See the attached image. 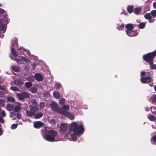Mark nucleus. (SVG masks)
Wrapping results in <instances>:
<instances>
[{"label": "nucleus", "mask_w": 156, "mask_h": 156, "mask_svg": "<svg viewBox=\"0 0 156 156\" xmlns=\"http://www.w3.org/2000/svg\"><path fill=\"white\" fill-rule=\"evenodd\" d=\"M124 27V25L123 24H122L121 25H118L117 27V28L118 30H120L122 29Z\"/></svg>", "instance_id": "obj_39"}, {"label": "nucleus", "mask_w": 156, "mask_h": 156, "mask_svg": "<svg viewBox=\"0 0 156 156\" xmlns=\"http://www.w3.org/2000/svg\"><path fill=\"white\" fill-rule=\"evenodd\" d=\"M126 28L127 29V30L126 31V33L127 31L132 30L134 28V27L133 24L129 23L126 24Z\"/></svg>", "instance_id": "obj_13"}, {"label": "nucleus", "mask_w": 156, "mask_h": 156, "mask_svg": "<svg viewBox=\"0 0 156 156\" xmlns=\"http://www.w3.org/2000/svg\"><path fill=\"white\" fill-rule=\"evenodd\" d=\"M145 18L147 20H150L151 18V16L149 13H147L144 15Z\"/></svg>", "instance_id": "obj_28"}, {"label": "nucleus", "mask_w": 156, "mask_h": 156, "mask_svg": "<svg viewBox=\"0 0 156 156\" xmlns=\"http://www.w3.org/2000/svg\"><path fill=\"white\" fill-rule=\"evenodd\" d=\"M15 60L18 63L20 64L21 63V56H20L19 58H15Z\"/></svg>", "instance_id": "obj_37"}, {"label": "nucleus", "mask_w": 156, "mask_h": 156, "mask_svg": "<svg viewBox=\"0 0 156 156\" xmlns=\"http://www.w3.org/2000/svg\"><path fill=\"white\" fill-rule=\"evenodd\" d=\"M141 77H142V78L143 77V76H144V75H145V76L147 75L146 74H145V73L144 72H141Z\"/></svg>", "instance_id": "obj_50"}, {"label": "nucleus", "mask_w": 156, "mask_h": 156, "mask_svg": "<svg viewBox=\"0 0 156 156\" xmlns=\"http://www.w3.org/2000/svg\"><path fill=\"white\" fill-rule=\"evenodd\" d=\"M153 5L154 8L156 9V2H154L153 3Z\"/></svg>", "instance_id": "obj_56"}, {"label": "nucleus", "mask_w": 156, "mask_h": 156, "mask_svg": "<svg viewBox=\"0 0 156 156\" xmlns=\"http://www.w3.org/2000/svg\"><path fill=\"white\" fill-rule=\"evenodd\" d=\"M62 107L61 108L63 110H64L66 111L68 110L69 108V106L67 105H63L62 106Z\"/></svg>", "instance_id": "obj_27"}, {"label": "nucleus", "mask_w": 156, "mask_h": 156, "mask_svg": "<svg viewBox=\"0 0 156 156\" xmlns=\"http://www.w3.org/2000/svg\"><path fill=\"white\" fill-rule=\"evenodd\" d=\"M37 89L35 87L31 88L30 90V91L32 93H35L37 91Z\"/></svg>", "instance_id": "obj_36"}, {"label": "nucleus", "mask_w": 156, "mask_h": 156, "mask_svg": "<svg viewBox=\"0 0 156 156\" xmlns=\"http://www.w3.org/2000/svg\"><path fill=\"white\" fill-rule=\"evenodd\" d=\"M18 125L16 124H12L11 126L12 129H16Z\"/></svg>", "instance_id": "obj_40"}, {"label": "nucleus", "mask_w": 156, "mask_h": 156, "mask_svg": "<svg viewBox=\"0 0 156 156\" xmlns=\"http://www.w3.org/2000/svg\"><path fill=\"white\" fill-rule=\"evenodd\" d=\"M65 99L64 98H61L59 101V104L61 105H63L65 103Z\"/></svg>", "instance_id": "obj_33"}, {"label": "nucleus", "mask_w": 156, "mask_h": 156, "mask_svg": "<svg viewBox=\"0 0 156 156\" xmlns=\"http://www.w3.org/2000/svg\"><path fill=\"white\" fill-rule=\"evenodd\" d=\"M8 89L4 85H2V87L0 90V97L3 96L5 94L7 93Z\"/></svg>", "instance_id": "obj_8"}, {"label": "nucleus", "mask_w": 156, "mask_h": 156, "mask_svg": "<svg viewBox=\"0 0 156 156\" xmlns=\"http://www.w3.org/2000/svg\"><path fill=\"white\" fill-rule=\"evenodd\" d=\"M133 5H129L127 6V12L130 14L133 12Z\"/></svg>", "instance_id": "obj_15"}, {"label": "nucleus", "mask_w": 156, "mask_h": 156, "mask_svg": "<svg viewBox=\"0 0 156 156\" xmlns=\"http://www.w3.org/2000/svg\"><path fill=\"white\" fill-rule=\"evenodd\" d=\"M33 106L34 105V106H37L38 105L37 102L35 101H34L33 102Z\"/></svg>", "instance_id": "obj_51"}, {"label": "nucleus", "mask_w": 156, "mask_h": 156, "mask_svg": "<svg viewBox=\"0 0 156 156\" xmlns=\"http://www.w3.org/2000/svg\"><path fill=\"white\" fill-rule=\"evenodd\" d=\"M35 66H34L33 67V69L34 70V69H35Z\"/></svg>", "instance_id": "obj_60"}, {"label": "nucleus", "mask_w": 156, "mask_h": 156, "mask_svg": "<svg viewBox=\"0 0 156 156\" xmlns=\"http://www.w3.org/2000/svg\"><path fill=\"white\" fill-rule=\"evenodd\" d=\"M18 50H20V53L21 54L24 55H25V52H26V53L27 54H28L29 53L28 51L26 50L23 48H20Z\"/></svg>", "instance_id": "obj_14"}, {"label": "nucleus", "mask_w": 156, "mask_h": 156, "mask_svg": "<svg viewBox=\"0 0 156 156\" xmlns=\"http://www.w3.org/2000/svg\"><path fill=\"white\" fill-rule=\"evenodd\" d=\"M69 130L73 132V133L71 135V137L74 141H76L77 140L76 135H78L83 133L84 131V128L82 124L78 126L77 123L76 122H72L69 127Z\"/></svg>", "instance_id": "obj_1"}, {"label": "nucleus", "mask_w": 156, "mask_h": 156, "mask_svg": "<svg viewBox=\"0 0 156 156\" xmlns=\"http://www.w3.org/2000/svg\"><path fill=\"white\" fill-rule=\"evenodd\" d=\"M43 113L41 112H38L34 115V118L36 119H39L42 117L43 116Z\"/></svg>", "instance_id": "obj_16"}, {"label": "nucleus", "mask_w": 156, "mask_h": 156, "mask_svg": "<svg viewBox=\"0 0 156 156\" xmlns=\"http://www.w3.org/2000/svg\"><path fill=\"white\" fill-rule=\"evenodd\" d=\"M58 134V132L54 129H50L47 132V133H45L43 135L44 138L48 141L53 142L55 141V137Z\"/></svg>", "instance_id": "obj_2"}, {"label": "nucleus", "mask_w": 156, "mask_h": 156, "mask_svg": "<svg viewBox=\"0 0 156 156\" xmlns=\"http://www.w3.org/2000/svg\"><path fill=\"white\" fill-rule=\"evenodd\" d=\"M44 125L43 122L40 121H37L34 123V126L36 129H39L43 127Z\"/></svg>", "instance_id": "obj_6"}, {"label": "nucleus", "mask_w": 156, "mask_h": 156, "mask_svg": "<svg viewBox=\"0 0 156 156\" xmlns=\"http://www.w3.org/2000/svg\"><path fill=\"white\" fill-rule=\"evenodd\" d=\"M39 106L41 109H43L45 106V104L44 102H41L40 103Z\"/></svg>", "instance_id": "obj_32"}, {"label": "nucleus", "mask_w": 156, "mask_h": 156, "mask_svg": "<svg viewBox=\"0 0 156 156\" xmlns=\"http://www.w3.org/2000/svg\"><path fill=\"white\" fill-rule=\"evenodd\" d=\"M69 115L68 116H67V115H66V116H69V117L70 118V119L72 120H73V119H74V115H72V114H70V113L69 112Z\"/></svg>", "instance_id": "obj_46"}, {"label": "nucleus", "mask_w": 156, "mask_h": 156, "mask_svg": "<svg viewBox=\"0 0 156 156\" xmlns=\"http://www.w3.org/2000/svg\"><path fill=\"white\" fill-rule=\"evenodd\" d=\"M16 96L20 100H23L25 98H30L29 92L26 91H23L21 93H17Z\"/></svg>", "instance_id": "obj_4"}, {"label": "nucleus", "mask_w": 156, "mask_h": 156, "mask_svg": "<svg viewBox=\"0 0 156 156\" xmlns=\"http://www.w3.org/2000/svg\"><path fill=\"white\" fill-rule=\"evenodd\" d=\"M125 12L126 13V14H125V15H126V14H127V13H126V12Z\"/></svg>", "instance_id": "obj_62"}, {"label": "nucleus", "mask_w": 156, "mask_h": 156, "mask_svg": "<svg viewBox=\"0 0 156 156\" xmlns=\"http://www.w3.org/2000/svg\"><path fill=\"white\" fill-rule=\"evenodd\" d=\"M140 11V9L139 7H136L134 9H133V12L135 14H138Z\"/></svg>", "instance_id": "obj_24"}, {"label": "nucleus", "mask_w": 156, "mask_h": 156, "mask_svg": "<svg viewBox=\"0 0 156 156\" xmlns=\"http://www.w3.org/2000/svg\"><path fill=\"white\" fill-rule=\"evenodd\" d=\"M149 86H150L151 87H153V85H154V84H153V83H150V84H149Z\"/></svg>", "instance_id": "obj_58"}, {"label": "nucleus", "mask_w": 156, "mask_h": 156, "mask_svg": "<svg viewBox=\"0 0 156 156\" xmlns=\"http://www.w3.org/2000/svg\"><path fill=\"white\" fill-rule=\"evenodd\" d=\"M34 77L36 80L38 81H41L43 80V76L40 73H36L34 75Z\"/></svg>", "instance_id": "obj_10"}, {"label": "nucleus", "mask_w": 156, "mask_h": 156, "mask_svg": "<svg viewBox=\"0 0 156 156\" xmlns=\"http://www.w3.org/2000/svg\"><path fill=\"white\" fill-rule=\"evenodd\" d=\"M35 112L31 111H27L26 112V114L27 116L31 117L35 115Z\"/></svg>", "instance_id": "obj_20"}, {"label": "nucleus", "mask_w": 156, "mask_h": 156, "mask_svg": "<svg viewBox=\"0 0 156 156\" xmlns=\"http://www.w3.org/2000/svg\"><path fill=\"white\" fill-rule=\"evenodd\" d=\"M151 111L152 113L156 114V108L155 107H152L151 108Z\"/></svg>", "instance_id": "obj_35"}, {"label": "nucleus", "mask_w": 156, "mask_h": 156, "mask_svg": "<svg viewBox=\"0 0 156 156\" xmlns=\"http://www.w3.org/2000/svg\"><path fill=\"white\" fill-rule=\"evenodd\" d=\"M0 122L2 123H3L4 122L3 119L1 117H0Z\"/></svg>", "instance_id": "obj_53"}, {"label": "nucleus", "mask_w": 156, "mask_h": 156, "mask_svg": "<svg viewBox=\"0 0 156 156\" xmlns=\"http://www.w3.org/2000/svg\"><path fill=\"white\" fill-rule=\"evenodd\" d=\"M1 108H0V112H1Z\"/></svg>", "instance_id": "obj_63"}, {"label": "nucleus", "mask_w": 156, "mask_h": 156, "mask_svg": "<svg viewBox=\"0 0 156 156\" xmlns=\"http://www.w3.org/2000/svg\"><path fill=\"white\" fill-rule=\"evenodd\" d=\"M68 128V126L67 124L62 123L60 124V129L62 132H66Z\"/></svg>", "instance_id": "obj_7"}, {"label": "nucleus", "mask_w": 156, "mask_h": 156, "mask_svg": "<svg viewBox=\"0 0 156 156\" xmlns=\"http://www.w3.org/2000/svg\"><path fill=\"white\" fill-rule=\"evenodd\" d=\"M50 105L54 112H57L65 115L68 116L69 114V112L64 111L61 108H60L58 105L55 102H52Z\"/></svg>", "instance_id": "obj_3"}, {"label": "nucleus", "mask_w": 156, "mask_h": 156, "mask_svg": "<svg viewBox=\"0 0 156 156\" xmlns=\"http://www.w3.org/2000/svg\"><path fill=\"white\" fill-rule=\"evenodd\" d=\"M2 130L1 128H0V135H2Z\"/></svg>", "instance_id": "obj_57"}, {"label": "nucleus", "mask_w": 156, "mask_h": 156, "mask_svg": "<svg viewBox=\"0 0 156 156\" xmlns=\"http://www.w3.org/2000/svg\"><path fill=\"white\" fill-rule=\"evenodd\" d=\"M149 20V23H151L153 22L155 20L154 19H151H151H150V20Z\"/></svg>", "instance_id": "obj_52"}, {"label": "nucleus", "mask_w": 156, "mask_h": 156, "mask_svg": "<svg viewBox=\"0 0 156 156\" xmlns=\"http://www.w3.org/2000/svg\"><path fill=\"white\" fill-rule=\"evenodd\" d=\"M30 110L33 112H35L38 109V108L36 106L31 105L30 107Z\"/></svg>", "instance_id": "obj_21"}, {"label": "nucleus", "mask_w": 156, "mask_h": 156, "mask_svg": "<svg viewBox=\"0 0 156 156\" xmlns=\"http://www.w3.org/2000/svg\"><path fill=\"white\" fill-rule=\"evenodd\" d=\"M21 109V108L20 106L18 105H16L14 109V111L15 112H19Z\"/></svg>", "instance_id": "obj_25"}, {"label": "nucleus", "mask_w": 156, "mask_h": 156, "mask_svg": "<svg viewBox=\"0 0 156 156\" xmlns=\"http://www.w3.org/2000/svg\"><path fill=\"white\" fill-rule=\"evenodd\" d=\"M127 35L130 37H134L138 35V33L137 30H131L129 31H127L126 33Z\"/></svg>", "instance_id": "obj_9"}, {"label": "nucleus", "mask_w": 156, "mask_h": 156, "mask_svg": "<svg viewBox=\"0 0 156 156\" xmlns=\"http://www.w3.org/2000/svg\"><path fill=\"white\" fill-rule=\"evenodd\" d=\"M32 85V83L30 82H25V85L27 88H30L31 87Z\"/></svg>", "instance_id": "obj_26"}, {"label": "nucleus", "mask_w": 156, "mask_h": 156, "mask_svg": "<svg viewBox=\"0 0 156 156\" xmlns=\"http://www.w3.org/2000/svg\"><path fill=\"white\" fill-rule=\"evenodd\" d=\"M12 46H13V48H16L18 47L17 39H15L14 40L12 41Z\"/></svg>", "instance_id": "obj_18"}, {"label": "nucleus", "mask_w": 156, "mask_h": 156, "mask_svg": "<svg viewBox=\"0 0 156 156\" xmlns=\"http://www.w3.org/2000/svg\"><path fill=\"white\" fill-rule=\"evenodd\" d=\"M10 88L11 90L15 91H19L20 90V89L16 87H11Z\"/></svg>", "instance_id": "obj_31"}, {"label": "nucleus", "mask_w": 156, "mask_h": 156, "mask_svg": "<svg viewBox=\"0 0 156 156\" xmlns=\"http://www.w3.org/2000/svg\"><path fill=\"white\" fill-rule=\"evenodd\" d=\"M16 116L18 119H20L22 118V114L19 113H17Z\"/></svg>", "instance_id": "obj_42"}, {"label": "nucleus", "mask_w": 156, "mask_h": 156, "mask_svg": "<svg viewBox=\"0 0 156 156\" xmlns=\"http://www.w3.org/2000/svg\"><path fill=\"white\" fill-rule=\"evenodd\" d=\"M146 25V23H144L142 22L140 23L139 24H138L137 25H134V26H137L139 28L142 29L144 28L145 26Z\"/></svg>", "instance_id": "obj_17"}, {"label": "nucleus", "mask_w": 156, "mask_h": 156, "mask_svg": "<svg viewBox=\"0 0 156 156\" xmlns=\"http://www.w3.org/2000/svg\"><path fill=\"white\" fill-rule=\"evenodd\" d=\"M4 10L0 8V13H3Z\"/></svg>", "instance_id": "obj_55"}, {"label": "nucleus", "mask_w": 156, "mask_h": 156, "mask_svg": "<svg viewBox=\"0 0 156 156\" xmlns=\"http://www.w3.org/2000/svg\"><path fill=\"white\" fill-rule=\"evenodd\" d=\"M141 82L143 83H148L152 82L153 80L150 76L144 77L140 79Z\"/></svg>", "instance_id": "obj_5"}, {"label": "nucleus", "mask_w": 156, "mask_h": 156, "mask_svg": "<svg viewBox=\"0 0 156 156\" xmlns=\"http://www.w3.org/2000/svg\"><path fill=\"white\" fill-rule=\"evenodd\" d=\"M14 83L18 86H22L23 83V82L20 79H18L15 80L14 81Z\"/></svg>", "instance_id": "obj_12"}, {"label": "nucleus", "mask_w": 156, "mask_h": 156, "mask_svg": "<svg viewBox=\"0 0 156 156\" xmlns=\"http://www.w3.org/2000/svg\"><path fill=\"white\" fill-rule=\"evenodd\" d=\"M151 66L150 68L151 69H156V64H153H153L150 65Z\"/></svg>", "instance_id": "obj_41"}, {"label": "nucleus", "mask_w": 156, "mask_h": 156, "mask_svg": "<svg viewBox=\"0 0 156 156\" xmlns=\"http://www.w3.org/2000/svg\"><path fill=\"white\" fill-rule=\"evenodd\" d=\"M61 87V85L59 83H57L55 84V87L56 90L59 89Z\"/></svg>", "instance_id": "obj_34"}, {"label": "nucleus", "mask_w": 156, "mask_h": 156, "mask_svg": "<svg viewBox=\"0 0 156 156\" xmlns=\"http://www.w3.org/2000/svg\"><path fill=\"white\" fill-rule=\"evenodd\" d=\"M53 94L54 96L57 99H59L60 97V94L58 91H55L53 92Z\"/></svg>", "instance_id": "obj_19"}, {"label": "nucleus", "mask_w": 156, "mask_h": 156, "mask_svg": "<svg viewBox=\"0 0 156 156\" xmlns=\"http://www.w3.org/2000/svg\"><path fill=\"white\" fill-rule=\"evenodd\" d=\"M1 115L3 116H5L6 115L5 112L4 111H2L1 112Z\"/></svg>", "instance_id": "obj_48"}, {"label": "nucleus", "mask_w": 156, "mask_h": 156, "mask_svg": "<svg viewBox=\"0 0 156 156\" xmlns=\"http://www.w3.org/2000/svg\"><path fill=\"white\" fill-rule=\"evenodd\" d=\"M152 101L156 102V95L154 96L152 98Z\"/></svg>", "instance_id": "obj_49"}, {"label": "nucleus", "mask_w": 156, "mask_h": 156, "mask_svg": "<svg viewBox=\"0 0 156 156\" xmlns=\"http://www.w3.org/2000/svg\"><path fill=\"white\" fill-rule=\"evenodd\" d=\"M7 100L9 102H14L15 101V99L12 97H9L7 98Z\"/></svg>", "instance_id": "obj_30"}, {"label": "nucleus", "mask_w": 156, "mask_h": 156, "mask_svg": "<svg viewBox=\"0 0 156 156\" xmlns=\"http://www.w3.org/2000/svg\"><path fill=\"white\" fill-rule=\"evenodd\" d=\"M148 118L151 121H154L156 119L155 117L151 115H148Z\"/></svg>", "instance_id": "obj_29"}, {"label": "nucleus", "mask_w": 156, "mask_h": 156, "mask_svg": "<svg viewBox=\"0 0 156 156\" xmlns=\"http://www.w3.org/2000/svg\"><path fill=\"white\" fill-rule=\"evenodd\" d=\"M4 102L2 99H0V107H3L4 106Z\"/></svg>", "instance_id": "obj_43"}, {"label": "nucleus", "mask_w": 156, "mask_h": 156, "mask_svg": "<svg viewBox=\"0 0 156 156\" xmlns=\"http://www.w3.org/2000/svg\"><path fill=\"white\" fill-rule=\"evenodd\" d=\"M147 74H148V75H149L150 74V73L149 72H147Z\"/></svg>", "instance_id": "obj_59"}, {"label": "nucleus", "mask_w": 156, "mask_h": 156, "mask_svg": "<svg viewBox=\"0 0 156 156\" xmlns=\"http://www.w3.org/2000/svg\"><path fill=\"white\" fill-rule=\"evenodd\" d=\"M151 15L153 17H155L156 16V10H154L151 11Z\"/></svg>", "instance_id": "obj_38"}, {"label": "nucleus", "mask_w": 156, "mask_h": 156, "mask_svg": "<svg viewBox=\"0 0 156 156\" xmlns=\"http://www.w3.org/2000/svg\"><path fill=\"white\" fill-rule=\"evenodd\" d=\"M51 123L53 124H55L56 123L55 120L54 119H52L50 120Z\"/></svg>", "instance_id": "obj_47"}, {"label": "nucleus", "mask_w": 156, "mask_h": 156, "mask_svg": "<svg viewBox=\"0 0 156 156\" xmlns=\"http://www.w3.org/2000/svg\"><path fill=\"white\" fill-rule=\"evenodd\" d=\"M2 87V85H0V90H1Z\"/></svg>", "instance_id": "obj_61"}, {"label": "nucleus", "mask_w": 156, "mask_h": 156, "mask_svg": "<svg viewBox=\"0 0 156 156\" xmlns=\"http://www.w3.org/2000/svg\"><path fill=\"white\" fill-rule=\"evenodd\" d=\"M12 70L16 72H18L20 71V68L16 66H13L11 67Z\"/></svg>", "instance_id": "obj_22"}, {"label": "nucleus", "mask_w": 156, "mask_h": 156, "mask_svg": "<svg viewBox=\"0 0 156 156\" xmlns=\"http://www.w3.org/2000/svg\"><path fill=\"white\" fill-rule=\"evenodd\" d=\"M11 51L12 53V55H13L15 57H16L17 56V54L16 52V51L15 50V48H13V46H12L11 47Z\"/></svg>", "instance_id": "obj_23"}, {"label": "nucleus", "mask_w": 156, "mask_h": 156, "mask_svg": "<svg viewBox=\"0 0 156 156\" xmlns=\"http://www.w3.org/2000/svg\"><path fill=\"white\" fill-rule=\"evenodd\" d=\"M5 26L2 23V20L0 19V31L2 33H4L5 29H4Z\"/></svg>", "instance_id": "obj_11"}, {"label": "nucleus", "mask_w": 156, "mask_h": 156, "mask_svg": "<svg viewBox=\"0 0 156 156\" xmlns=\"http://www.w3.org/2000/svg\"><path fill=\"white\" fill-rule=\"evenodd\" d=\"M21 59L22 61H24L25 62H27L28 59L26 57L21 56Z\"/></svg>", "instance_id": "obj_44"}, {"label": "nucleus", "mask_w": 156, "mask_h": 156, "mask_svg": "<svg viewBox=\"0 0 156 156\" xmlns=\"http://www.w3.org/2000/svg\"><path fill=\"white\" fill-rule=\"evenodd\" d=\"M151 140L154 142H156V135L153 136L151 138Z\"/></svg>", "instance_id": "obj_45"}, {"label": "nucleus", "mask_w": 156, "mask_h": 156, "mask_svg": "<svg viewBox=\"0 0 156 156\" xmlns=\"http://www.w3.org/2000/svg\"><path fill=\"white\" fill-rule=\"evenodd\" d=\"M7 109L9 110H10V108L11 107V105H7Z\"/></svg>", "instance_id": "obj_54"}]
</instances>
